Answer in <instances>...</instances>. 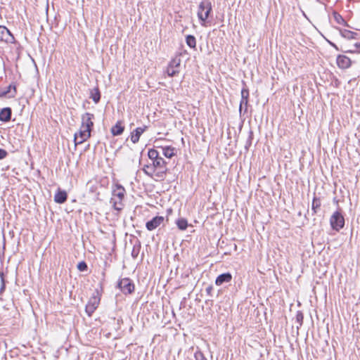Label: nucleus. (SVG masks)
<instances>
[{
  "instance_id": "1",
  "label": "nucleus",
  "mask_w": 360,
  "mask_h": 360,
  "mask_svg": "<svg viewBox=\"0 0 360 360\" xmlns=\"http://www.w3.org/2000/svg\"><path fill=\"white\" fill-rule=\"evenodd\" d=\"M125 195V189L120 185L117 184L115 188L112 191V196L110 199V203L116 210H121L123 208L122 201Z\"/></svg>"
},
{
  "instance_id": "8",
  "label": "nucleus",
  "mask_w": 360,
  "mask_h": 360,
  "mask_svg": "<svg viewBox=\"0 0 360 360\" xmlns=\"http://www.w3.org/2000/svg\"><path fill=\"white\" fill-rule=\"evenodd\" d=\"M164 219L162 216H156L146 222V227L148 231H153L163 223Z\"/></svg>"
},
{
  "instance_id": "36",
  "label": "nucleus",
  "mask_w": 360,
  "mask_h": 360,
  "mask_svg": "<svg viewBox=\"0 0 360 360\" xmlns=\"http://www.w3.org/2000/svg\"><path fill=\"white\" fill-rule=\"evenodd\" d=\"M137 255H138V252H136L135 250L134 249L132 252H131V255L134 258H136L137 257Z\"/></svg>"
},
{
  "instance_id": "12",
  "label": "nucleus",
  "mask_w": 360,
  "mask_h": 360,
  "mask_svg": "<svg viewBox=\"0 0 360 360\" xmlns=\"http://www.w3.org/2000/svg\"><path fill=\"white\" fill-rule=\"evenodd\" d=\"M10 98H14L16 94V86L15 85L11 84L6 88L0 89V97H4L9 94Z\"/></svg>"
},
{
  "instance_id": "16",
  "label": "nucleus",
  "mask_w": 360,
  "mask_h": 360,
  "mask_svg": "<svg viewBox=\"0 0 360 360\" xmlns=\"http://www.w3.org/2000/svg\"><path fill=\"white\" fill-rule=\"evenodd\" d=\"M68 195L65 191L58 190L55 194L54 200L56 202L62 204L67 200Z\"/></svg>"
},
{
  "instance_id": "39",
  "label": "nucleus",
  "mask_w": 360,
  "mask_h": 360,
  "mask_svg": "<svg viewBox=\"0 0 360 360\" xmlns=\"http://www.w3.org/2000/svg\"><path fill=\"white\" fill-rule=\"evenodd\" d=\"M9 35L10 37H11V38H13V36H12V34H10Z\"/></svg>"
},
{
  "instance_id": "37",
  "label": "nucleus",
  "mask_w": 360,
  "mask_h": 360,
  "mask_svg": "<svg viewBox=\"0 0 360 360\" xmlns=\"http://www.w3.org/2000/svg\"><path fill=\"white\" fill-rule=\"evenodd\" d=\"M355 46L356 47V49H358V51L360 52V43H356L355 44Z\"/></svg>"
},
{
  "instance_id": "28",
  "label": "nucleus",
  "mask_w": 360,
  "mask_h": 360,
  "mask_svg": "<svg viewBox=\"0 0 360 360\" xmlns=\"http://www.w3.org/2000/svg\"><path fill=\"white\" fill-rule=\"evenodd\" d=\"M77 269L80 271H85L87 270L88 269V266H87V264L85 262L82 261V262H80L78 263L77 264Z\"/></svg>"
},
{
  "instance_id": "29",
  "label": "nucleus",
  "mask_w": 360,
  "mask_h": 360,
  "mask_svg": "<svg viewBox=\"0 0 360 360\" xmlns=\"http://www.w3.org/2000/svg\"><path fill=\"white\" fill-rule=\"evenodd\" d=\"M0 277H1V288H0V294H1L4 290H5V281L4 278V274L3 272H0Z\"/></svg>"
},
{
  "instance_id": "40",
  "label": "nucleus",
  "mask_w": 360,
  "mask_h": 360,
  "mask_svg": "<svg viewBox=\"0 0 360 360\" xmlns=\"http://www.w3.org/2000/svg\"><path fill=\"white\" fill-rule=\"evenodd\" d=\"M9 35L10 37H11V38H13V36H12V34H10Z\"/></svg>"
},
{
  "instance_id": "38",
  "label": "nucleus",
  "mask_w": 360,
  "mask_h": 360,
  "mask_svg": "<svg viewBox=\"0 0 360 360\" xmlns=\"http://www.w3.org/2000/svg\"><path fill=\"white\" fill-rule=\"evenodd\" d=\"M338 22H339L340 19H342V17L340 15H338V17H335Z\"/></svg>"
},
{
  "instance_id": "17",
  "label": "nucleus",
  "mask_w": 360,
  "mask_h": 360,
  "mask_svg": "<svg viewBox=\"0 0 360 360\" xmlns=\"http://www.w3.org/2000/svg\"><path fill=\"white\" fill-rule=\"evenodd\" d=\"M124 130V127L122 126V123L121 121L117 122V123L112 127L111 133L113 136H119L121 135Z\"/></svg>"
},
{
  "instance_id": "4",
  "label": "nucleus",
  "mask_w": 360,
  "mask_h": 360,
  "mask_svg": "<svg viewBox=\"0 0 360 360\" xmlns=\"http://www.w3.org/2000/svg\"><path fill=\"white\" fill-rule=\"evenodd\" d=\"M117 287L124 294H131L134 290V285L128 278H124L119 281Z\"/></svg>"
},
{
  "instance_id": "30",
  "label": "nucleus",
  "mask_w": 360,
  "mask_h": 360,
  "mask_svg": "<svg viewBox=\"0 0 360 360\" xmlns=\"http://www.w3.org/2000/svg\"><path fill=\"white\" fill-rule=\"evenodd\" d=\"M252 136H253V133L252 131H250L249 133V136L246 141V143H245V148L246 149H248V148L251 146L252 144Z\"/></svg>"
},
{
  "instance_id": "34",
  "label": "nucleus",
  "mask_w": 360,
  "mask_h": 360,
  "mask_svg": "<svg viewBox=\"0 0 360 360\" xmlns=\"http://www.w3.org/2000/svg\"><path fill=\"white\" fill-rule=\"evenodd\" d=\"M1 30V34H4L5 33L10 34V31L6 27H0Z\"/></svg>"
},
{
  "instance_id": "25",
  "label": "nucleus",
  "mask_w": 360,
  "mask_h": 360,
  "mask_svg": "<svg viewBox=\"0 0 360 360\" xmlns=\"http://www.w3.org/2000/svg\"><path fill=\"white\" fill-rule=\"evenodd\" d=\"M186 44L190 47V48H195L196 46V40H195V38L194 36L193 35H187L186 37Z\"/></svg>"
},
{
  "instance_id": "5",
  "label": "nucleus",
  "mask_w": 360,
  "mask_h": 360,
  "mask_svg": "<svg viewBox=\"0 0 360 360\" xmlns=\"http://www.w3.org/2000/svg\"><path fill=\"white\" fill-rule=\"evenodd\" d=\"M181 64L180 58H174L170 62L167 69V75L169 77H174L179 72V67Z\"/></svg>"
},
{
  "instance_id": "32",
  "label": "nucleus",
  "mask_w": 360,
  "mask_h": 360,
  "mask_svg": "<svg viewBox=\"0 0 360 360\" xmlns=\"http://www.w3.org/2000/svg\"><path fill=\"white\" fill-rule=\"evenodd\" d=\"M297 321L300 323V325L301 326L302 324L303 321V315L301 312H298L296 316Z\"/></svg>"
},
{
  "instance_id": "31",
  "label": "nucleus",
  "mask_w": 360,
  "mask_h": 360,
  "mask_svg": "<svg viewBox=\"0 0 360 360\" xmlns=\"http://www.w3.org/2000/svg\"><path fill=\"white\" fill-rule=\"evenodd\" d=\"M196 360H207L202 352H198L195 354Z\"/></svg>"
},
{
  "instance_id": "26",
  "label": "nucleus",
  "mask_w": 360,
  "mask_h": 360,
  "mask_svg": "<svg viewBox=\"0 0 360 360\" xmlns=\"http://www.w3.org/2000/svg\"><path fill=\"white\" fill-rule=\"evenodd\" d=\"M148 158L153 162L154 160H158V158H160L159 157V153L155 149H149L148 152Z\"/></svg>"
},
{
  "instance_id": "21",
  "label": "nucleus",
  "mask_w": 360,
  "mask_h": 360,
  "mask_svg": "<svg viewBox=\"0 0 360 360\" xmlns=\"http://www.w3.org/2000/svg\"><path fill=\"white\" fill-rule=\"evenodd\" d=\"M163 155L168 158H171L174 155V148L172 146L162 147Z\"/></svg>"
},
{
  "instance_id": "23",
  "label": "nucleus",
  "mask_w": 360,
  "mask_h": 360,
  "mask_svg": "<svg viewBox=\"0 0 360 360\" xmlns=\"http://www.w3.org/2000/svg\"><path fill=\"white\" fill-rule=\"evenodd\" d=\"M176 224L179 229L184 231L188 227V221L184 218H179L176 221Z\"/></svg>"
},
{
  "instance_id": "13",
  "label": "nucleus",
  "mask_w": 360,
  "mask_h": 360,
  "mask_svg": "<svg viewBox=\"0 0 360 360\" xmlns=\"http://www.w3.org/2000/svg\"><path fill=\"white\" fill-rule=\"evenodd\" d=\"M148 128L147 126H143V127H137L131 134V141L134 143H136L139 142L140 136L141 134L146 130Z\"/></svg>"
},
{
  "instance_id": "6",
  "label": "nucleus",
  "mask_w": 360,
  "mask_h": 360,
  "mask_svg": "<svg viewBox=\"0 0 360 360\" xmlns=\"http://www.w3.org/2000/svg\"><path fill=\"white\" fill-rule=\"evenodd\" d=\"M94 119V115L89 112H86L82 115V124L81 127L91 131L94 127L93 120Z\"/></svg>"
},
{
  "instance_id": "2",
  "label": "nucleus",
  "mask_w": 360,
  "mask_h": 360,
  "mask_svg": "<svg viewBox=\"0 0 360 360\" xmlns=\"http://www.w3.org/2000/svg\"><path fill=\"white\" fill-rule=\"evenodd\" d=\"M211 11L212 5L210 0H202L198 6V17L199 20L203 22H205Z\"/></svg>"
},
{
  "instance_id": "20",
  "label": "nucleus",
  "mask_w": 360,
  "mask_h": 360,
  "mask_svg": "<svg viewBox=\"0 0 360 360\" xmlns=\"http://www.w3.org/2000/svg\"><path fill=\"white\" fill-rule=\"evenodd\" d=\"M90 98L95 103H98L99 102L101 99V93L98 87H95L91 90Z\"/></svg>"
},
{
  "instance_id": "33",
  "label": "nucleus",
  "mask_w": 360,
  "mask_h": 360,
  "mask_svg": "<svg viewBox=\"0 0 360 360\" xmlns=\"http://www.w3.org/2000/svg\"><path fill=\"white\" fill-rule=\"evenodd\" d=\"M8 153L4 149L0 148V160L5 158Z\"/></svg>"
},
{
  "instance_id": "15",
  "label": "nucleus",
  "mask_w": 360,
  "mask_h": 360,
  "mask_svg": "<svg viewBox=\"0 0 360 360\" xmlns=\"http://www.w3.org/2000/svg\"><path fill=\"white\" fill-rule=\"evenodd\" d=\"M12 110L11 108H4L0 111V121L7 122L11 120Z\"/></svg>"
},
{
  "instance_id": "35",
  "label": "nucleus",
  "mask_w": 360,
  "mask_h": 360,
  "mask_svg": "<svg viewBox=\"0 0 360 360\" xmlns=\"http://www.w3.org/2000/svg\"><path fill=\"white\" fill-rule=\"evenodd\" d=\"M212 290V286H209L206 288V292H207L208 295H210Z\"/></svg>"
},
{
  "instance_id": "14",
  "label": "nucleus",
  "mask_w": 360,
  "mask_h": 360,
  "mask_svg": "<svg viewBox=\"0 0 360 360\" xmlns=\"http://www.w3.org/2000/svg\"><path fill=\"white\" fill-rule=\"evenodd\" d=\"M232 276L230 273H224L218 276L215 280V284L217 285H221L224 283H229L231 281Z\"/></svg>"
},
{
  "instance_id": "18",
  "label": "nucleus",
  "mask_w": 360,
  "mask_h": 360,
  "mask_svg": "<svg viewBox=\"0 0 360 360\" xmlns=\"http://www.w3.org/2000/svg\"><path fill=\"white\" fill-rule=\"evenodd\" d=\"M167 171V167L158 168L155 174V180L160 181L163 180Z\"/></svg>"
},
{
  "instance_id": "27",
  "label": "nucleus",
  "mask_w": 360,
  "mask_h": 360,
  "mask_svg": "<svg viewBox=\"0 0 360 360\" xmlns=\"http://www.w3.org/2000/svg\"><path fill=\"white\" fill-rule=\"evenodd\" d=\"M356 34V33L347 30L342 32V37L347 39H354Z\"/></svg>"
},
{
  "instance_id": "24",
  "label": "nucleus",
  "mask_w": 360,
  "mask_h": 360,
  "mask_svg": "<svg viewBox=\"0 0 360 360\" xmlns=\"http://www.w3.org/2000/svg\"><path fill=\"white\" fill-rule=\"evenodd\" d=\"M152 164L153 165V167L155 168V169L160 167H167V162L162 158H158V160H154Z\"/></svg>"
},
{
  "instance_id": "10",
  "label": "nucleus",
  "mask_w": 360,
  "mask_h": 360,
  "mask_svg": "<svg viewBox=\"0 0 360 360\" xmlns=\"http://www.w3.org/2000/svg\"><path fill=\"white\" fill-rule=\"evenodd\" d=\"M100 299L98 297L93 296L90 298L87 304L86 305V312L89 316H91L98 306Z\"/></svg>"
},
{
  "instance_id": "3",
  "label": "nucleus",
  "mask_w": 360,
  "mask_h": 360,
  "mask_svg": "<svg viewBox=\"0 0 360 360\" xmlns=\"http://www.w3.org/2000/svg\"><path fill=\"white\" fill-rule=\"evenodd\" d=\"M330 226L333 229L339 231L345 225V219L340 211L335 212L330 219Z\"/></svg>"
},
{
  "instance_id": "11",
  "label": "nucleus",
  "mask_w": 360,
  "mask_h": 360,
  "mask_svg": "<svg viewBox=\"0 0 360 360\" xmlns=\"http://www.w3.org/2000/svg\"><path fill=\"white\" fill-rule=\"evenodd\" d=\"M336 63L340 69L349 68L352 64L350 58L345 55L338 56Z\"/></svg>"
},
{
  "instance_id": "9",
  "label": "nucleus",
  "mask_w": 360,
  "mask_h": 360,
  "mask_svg": "<svg viewBox=\"0 0 360 360\" xmlns=\"http://www.w3.org/2000/svg\"><path fill=\"white\" fill-rule=\"evenodd\" d=\"M249 91L247 89H243L241 91V100L240 103L239 111L242 113L244 110V113L248 110V103Z\"/></svg>"
},
{
  "instance_id": "7",
  "label": "nucleus",
  "mask_w": 360,
  "mask_h": 360,
  "mask_svg": "<svg viewBox=\"0 0 360 360\" xmlns=\"http://www.w3.org/2000/svg\"><path fill=\"white\" fill-rule=\"evenodd\" d=\"M91 136V131L80 127L78 133L75 134L74 141L75 146L81 144Z\"/></svg>"
},
{
  "instance_id": "22",
  "label": "nucleus",
  "mask_w": 360,
  "mask_h": 360,
  "mask_svg": "<svg viewBox=\"0 0 360 360\" xmlns=\"http://www.w3.org/2000/svg\"><path fill=\"white\" fill-rule=\"evenodd\" d=\"M321 205V202L320 198L314 197L313 201H312V205H311V210H312L314 214H316L318 212V211L320 209Z\"/></svg>"
},
{
  "instance_id": "19",
  "label": "nucleus",
  "mask_w": 360,
  "mask_h": 360,
  "mask_svg": "<svg viewBox=\"0 0 360 360\" xmlns=\"http://www.w3.org/2000/svg\"><path fill=\"white\" fill-rule=\"evenodd\" d=\"M143 171L147 176H148L151 178H153L155 179V174L156 169L153 167V164L145 165L144 167L143 168Z\"/></svg>"
}]
</instances>
